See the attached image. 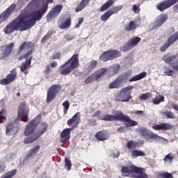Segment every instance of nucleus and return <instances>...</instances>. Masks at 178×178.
<instances>
[{
	"label": "nucleus",
	"instance_id": "30",
	"mask_svg": "<svg viewBox=\"0 0 178 178\" xmlns=\"http://www.w3.org/2000/svg\"><path fill=\"white\" fill-rule=\"evenodd\" d=\"M137 26V22L131 21L125 26V30L126 31H133V30H134V29H136Z\"/></svg>",
	"mask_w": 178,
	"mask_h": 178
},
{
	"label": "nucleus",
	"instance_id": "37",
	"mask_svg": "<svg viewBox=\"0 0 178 178\" xmlns=\"http://www.w3.org/2000/svg\"><path fill=\"white\" fill-rule=\"evenodd\" d=\"M152 101L155 105H159L160 102H163V101H165V97L162 95H159L156 96Z\"/></svg>",
	"mask_w": 178,
	"mask_h": 178
},
{
	"label": "nucleus",
	"instance_id": "15",
	"mask_svg": "<svg viewBox=\"0 0 178 178\" xmlns=\"http://www.w3.org/2000/svg\"><path fill=\"white\" fill-rule=\"evenodd\" d=\"M15 9H16V5L11 4L4 12L0 14V24L10 17V15L13 13Z\"/></svg>",
	"mask_w": 178,
	"mask_h": 178
},
{
	"label": "nucleus",
	"instance_id": "59",
	"mask_svg": "<svg viewBox=\"0 0 178 178\" xmlns=\"http://www.w3.org/2000/svg\"><path fill=\"white\" fill-rule=\"evenodd\" d=\"M86 7H83L80 3V4L75 9V12H81V10H83V9H84Z\"/></svg>",
	"mask_w": 178,
	"mask_h": 178
},
{
	"label": "nucleus",
	"instance_id": "58",
	"mask_svg": "<svg viewBox=\"0 0 178 178\" xmlns=\"http://www.w3.org/2000/svg\"><path fill=\"white\" fill-rule=\"evenodd\" d=\"M133 113L134 115H136L138 116H143V115H144V113L143 111H134Z\"/></svg>",
	"mask_w": 178,
	"mask_h": 178
},
{
	"label": "nucleus",
	"instance_id": "14",
	"mask_svg": "<svg viewBox=\"0 0 178 178\" xmlns=\"http://www.w3.org/2000/svg\"><path fill=\"white\" fill-rule=\"evenodd\" d=\"M15 47L14 43H10L4 46H2L0 48V60L5 59V58H8L10 53L12 52L13 47Z\"/></svg>",
	"mask_w": 178,
	"mask_h": 178
},
{
	"label": "nucleus",
	"instance_id": "9",
	"mask_svg": "<svg viewBox=\"0 0 178 178\" xmlns=\"http://www.w3.org/2000/svg\"><path fill=\"white\" fill-rule=\"evenodd\" d=\"M168 19V14L163 13L159 15L154 19V22L149 25V29L150 30H154L155 29H159L166 22Z\"/></svg>",
	"mask_w": 178,
	"mask_h": 178
},
{
	"label": "nucleus",
	"instance_id": "7",
	"mask_svg": "<svg viewBox=\"0 0 178 178\" xmlns=\"http://www.w3.org/2000/svg\"><path fill=\"white\" fill-rule=\"evenodd\" d=\"M48 127V125L45 122H42L40 124L39 129L37 131V132L32 136L31 137L26 138L24 140V143L25 144H31V143H33V141H35L37 138L39 137H41L45 131H47V128Z\"/></svg>",
	"mask_w": 178,
	"mask_h": 178
},
{
	"label": "nucleus",
	"instance_id": "39",
	"mask_svg": "<svg viewBox=\"0 0 178 178\" xmlns=\"http://www.w3.org/2000/svg\"><path fill=\"white\" fill-rule=\"evenodd\" d=\"M178 40V32L175 33L174 35H172L168 39V42L172 45L174 42H176Z\"/></svg>",
	"mask_w": 178,
	"mask_h": 178
},
{
	"label": "nucleus",
	"instance_id": "8",
	"mask_svg": "<svg viewBox=\"0 0 178 178\" xmlns=\"http://www.w3.org/2000/svg\"><path fill=\"white\" fill-rule=\"evenodd\" d=\"M40 120H41V116L38 115L35 118L29 122L24 129V136H30L33 134L35 130V128L37 126H38Z\"/></svg>",
	"mask_w": 178,
	"mask_h": 178
},
{
	"label": "nucleus",
	"instance_id": "25",
	"mask_svg": "<svg viewBox=\"0 0 178 178\" xmlns=\"http://www.w3.org/2000/svg\"><path fill=\"white\" fill-rule=\"evenodd\" d=\"M95 138L98 141H105L109 138V134L106 131H99L96 134Z\"/></svg>",
	"mask_w": 178,
	"mask_h": 178
},
{
	"label": "nucleus",
	"instance_id": "4",
	"mask_svg": "<svg viewBox=\"0 0 178 178\" xmlns=\"http://www.w3.org/2000/svg\"><path fill=\"white\" fill-rule=\"evenodd\" d=\"M121 172L122 176L126 177L148 178V175L144 172L143 168H137L133 164L122 167Z\"/></svg>",
	"mask_w": 178,
	"mask_h": 178
},
{
	"label": "nucleus",
	"instance_id": "64",
	"mask_svg": "<svg viewBox=\"0 0 178 178\" xmlns=\"http://www.w3.org/2000/svg\"><path fill=\"white\" fill-rule=\"evenodd\" d=\"M120 155V152H119V151H116L115 152L113 153V156H114V158H119Z\"/></svg>",
	"mask_w": 178,
	"mask_h": 178
},
{
	"label": "nucleus",
	"instance_id": "43",
	"mask_svg": "<svg viewBox=\"0 0 178 178\" xmlns=\"http://www.w3.org/2000/svg\"><path fill=\"white\" fill-rule=\"evenodd\" d=\"M112 15H111V13L108 10L107 12H106L104 15H102L100 17V20L102 22H106L107 20L109 19V18L111 17Z\"/></svg>",
	"mask_w": 178,
	"mask_h": 178
},
{
	"label": "nucleus",
	"instance_id": "6",
	"mask_svg": "<svg viewBox=\"0 0 178 178\" xmlns=\"http://www.w3.org/2000/svg\"><path fill=\"white\" fill-rule=\"evenodd\" d=\"M134 86H129L121 89L120 93L115 97V101L129 102L131 99V92Z\"/></svg>",
	"mask_w": 178,
	"mask_h": 178
},
{
	"label": "nucleus",
	"instance_id": "61",
	"mask_svg": "<svg viewBox=\"0 0 178 178\" xmlns=\"http://www.w3.org/2000/svg\"><path fill=\"white\" fill-rule=\"evenodd\" d=\"M49 73H51V69L49 68V66H46V68L44 70L45 76H49Z\"/></svg>",
	"mask_w": 178,
	"mask_h": 178
},
{
	"label": "nucleus",
	"instance_id": "10",
	"mask_svg": "<svg viewBox=\"0 0 178 178\" xmlns=\"http://www.w3.org/2000/svg\"><path fill=\"white\" fill-rule=\"evenodd\" d=\"M105 72H106V70L105 68H102L97 71H96L95 73L89 76L88 78L85 79V84H91V83H93L95 80L97 81H99V79L105 74Z\"/></svg>",
	"mask_w": 178,
	"mask_h": 178
},
{
	"label": "nucleus",
	"instance_id": "18",
	"mask_svg": "<svg viewBox=\"0 0 178 178\" xmlns=\"http://www.w3.org/2000/svg\"><path fill=\"white\" fill-rule=\"evenodd\" d=\"M62 8H63L62 5H57L53 8L47 16V22H52V20H54V19H55V17H56L59 13H60Z\"/></svg>",
	"mask_w": 178,
	"mask_h": 178
},
{
	"label": "nucleus",
	"instance_id": "62",
	"mask_svg": "<svg viewBox=\"0 0 178 178\" xmlns=\"http://www.w3.org/2000/svg\"><path fill=\"white\" fill-rule=\"evenodd\" d=\"M126 129V127H121L118 128L117 131H119V133H123L124 130Z\"/></svg>",
	"mask_w": 178,
	"mask_h": 178
},
{
	"label": "nucleus",
	"instance_id": "41",
	"mask_svg": "<svg viewBox=\"0 0 178 178\" xmlns=\"http://www.w3.org/2000/svg\"><path fill=\"white\" fill-rule=\"evenodd\" d=\"M138 143L136 140H130L127 143L129 149H134L137 147Z\"/></svg>",
	"mask_w": 178,
	"mask_h": 178
},
{
	"label": "nucleus",
	"instance_id": "35",
	"mask_svg": "<svg viewBox=\"0 0 178 178\" xmlns=\"http://www.w3.org/2000/svg\"><path fill=\"white\" fill-rule=\"evenodd\" d=\"M99 59L103 62H107V60H111L109 51H105L102 54H101L99 56Z\"/></svg>",
	"mask_w": 178,
	"mask_h": 178
},
{
	"label": "nucleus",
	"instance_id": "45",
	"mask_svg": "<svg viewBox=\"0 0 178 178\" xmlns=\"http://www.w3.org/2000/svg\"><path fill=\"white\" fill-rule=\"evenodd\" d=\"M31 155L29 154V153H27V154L26 156H24L21 160H20V163H22V165H24V163H27V162H29V160L31 159Z\"/></svg>",
	"mask_w": 178,
	"mask_h": 178
},
{
	"label": "nucleus",
	"instance_id": "24",
	"mask_svg": "<svg viewBox=\"0 0 178 178\" xmlns=\"http://www.w3.org/2000/svg\"><path fill=\"white\" fill-rule=\"evenodd\" d=\"M120 111H115L113 113L114 115H111L109 114H104L99 117V120H106V121H111V120H118V117L119 115Z\"/></svg>",
	"mask_w": 178,
	"mask_h": 178
},
{
	"label": "nucleus",
	"instance_id": "52",
	"mask_svg": "<svg viewBox=\"0 0 178 178\" xmlns=\"http://www.w3.org/2000/svg\"><path fill=\"white\" fill-rule=\"evenodd\" d=\"M161 176L162 178H173V176L172 175V174L168 172L161 173Z\"/></svg>",
	"mask_w": 178,
	"mask_h": 178
},
{
	"label": "nucleus",
	"instance_id": "29",
	"mask_svg": "<svg viewBox=\"0 0 178 178\" xmlns=\"http://www.w3.org/2000/svg\"><path fill=\"white\" fill-rule=\"evenodd\" d=\"M140 42H141V38H138V37H135L128 40V42L129 43V45H131L132 49L136 45H138V43H140Z\"/></svg>",
	"mask_w": 178,
	"mask_h": 178
},
{
	"label": "nucleus",
	"instance_id": "50",
	"mask_svg": "<svg viewBox=\"0 0 178 178\" xmlns=\"http://www.w3.org/2000/svg\"><path fill=\"white\" fill-rule=\"evenodd\" d=\"M64 38L65 40H66V41H73V40L76 38V36H74V35L72 34H67L64 36Z\"/></svg>",
	"mask_w": 178,
	"mask_h": 178
},
{
	"label": "nucleus",
	"instance_id": "57",
	"mask_svg": "<svg viewBox=\"0 0 178 178\" xmlns=\"http://www.w3.org/2000/svg\"><path fill=\"white\" fill-rule=\"evenodd\" d=\"M108 12L110 13V14L112 15H115V13H118V9L116 8V7H113L111 9H110L108 10Z\"/></svg>",
	"mask_w": 178,
	"mask_h": 178
},
{
	"label": "nucleus",
	"instance_id": "23",
	"mask_svg": "<svg viewBox=\"0 0 178 178\" xmlns=\"http://www.w3.org/2000/svg\"><path fill=\"white\" fill-rule=\"evenodd\" d=\"M104 69L106 70L105 73H107V74L108 76H115V74H116V73H118L119 72V69H120V65L114 64V65L108 67V69H106V68H104Z\"/></svg>",
	"mask_w": 178,
	"mask_h": 178
},
{
	"label": "nucleus",
	"instance_id": "47",
	"mask_svg": "<svg viewBox=\"0 0 178 178\" xmlns=\"http://www.w3.org/2000/svg\"><path fill=\"white\" fill-rule=\"evenodd\" d=\"M65 169L69 171L70 169H72V163L70 162V160L69 159L65 158Z\"/></svg>",
	"mask_w": 178,
	"mask_h": 178
},
{
	"label": "nucleus",
	"instance_id": "16",
	"mask_svg": "<svg viewBox=\"0 0 178 178\" xmlns=\"http://www.w3.org/2000/svg\"><path fill=\"white\" fill-rule=\"evenodd\" d=\"M77 127V124L73 125L71 128L65 129L60 134V143H65L67 141V140H70V133L74 130Z\"/></svg>",
	"mask_w": 178,
	"mask_h": 178
},
{
	"label": "nucleus",
	"instance_id": "56",
	"mask_svg": "<svg viewBox=\"0 0 178 178\" xmlns=\"http://www.w3.org/2000/svg\"><path fill=\"white\" fill-rule=\"evenodd\" d=\"M83 22H84V18H83V17L79 18V22H78L77 24L75 26V28L79 29V27H80V26H81V23H83Z\"/></svg>",
	"mask_w": 178,
	"mask_h": 178
},
{
	"label": "nucleus",
	"instance_id": "34",
	"mask_svg": "<svg viewBox=\"0 0 178 178\" xmlns=\"http://www.w3.org/2000/svg\"><path fill=\"white\" fill-rule=\"evenodd\" d=\"M40 148H41L40 145H36L32 149H31L28 152V153L29 154H31L32 156H34V155H37V154H38V152H40Z\"/></svg>",
	"mask_w": 178,
	"mask_h": 178
},
{
	"label": "nucleus",
	"instance_id": "31",
	"mask_svg": "<svg viewBox=\"0 0 178 178\" xmlns=\"http://www.w3.org/2000/svg\"><path fill=\"white\" fill-rule=\"evenodd\" d=\"M113 3H115V0H108L100 8V12H105V10H108Z\"/></svg>",
	"mask_w": 178,
	"mask_h": 178
},
{
	"label": "nucleus",
	"instance_id": "11",
	"mask_svg": "<svg viewBox=\"0 0 178 178\" xmlns=\"http://www.w3.org/2000/svg\"><path fill=\"white\" fill-rule=\"evenodd\" d=\"M178 3V0H164L158 3L156 6V10L160 12H165L166 9H169V8H172L173 5Z\"/></svg>",
	"mask_w": 178,
	"mask_h": 178
},
{
	"label": "nucleus",
	"instance_id": "1",
	"mask_svg": "<svg viewBox=\"0 0 178 178\" xmlns=\"http://www.w3.org/2000/svg\"><path fill=\"white\" fill-rule=\"evenodd\" d=\"M54 0H33L21 14L10 22L3 29L6 34H12L15 31H26L35 25V22L41 20L42 15L48 10V3Z\"/></svg>",
	"mask_w": 178,
	"mask_h": 178
},
{
	"label": "nucleus",
	"instance_id": "63",
	"mask_svg": "<svg viewBox=\"0 0 178 178\" xmlns=\"http://www.w3.org/2000/svg\"><path fill=\"white\" fill-rule=\"evenodd\" d=\"M172 67L175 70H178V62L172 64Z\"/></svg>",
	"mask_w": 178,
	"mask_h": 178
},
{
	"label": "nucleus",
	"instance_id": "46",
	"mask_svg": "<svg viewBox=\"0 0 178 178\" xmlns=\"http://www.w3.org/2000/svg\"><path fill=\"white\" fill-rule=\"evenodd\" d=\"M63 106H64V115H66V113H67V111L69 110V107L70 106V103H69V101H65V102L63 103Z\"/></svg>",
	"mask_w": 178,
	"mask_h": 178
},
{
	"label": "nucleus",
	"instance_id": "19",
	"mask_svg": "<svg viewBox=\"0 0 178 178\" xmlns=\"http://www.w3.org/2000/svg\"><path fill=\"white\" fill-rule=\"evenodd\" d=\"M16 76H17V72H16V70L14 69L7 75L6 79H3L0 81V84H1V86L10 84V83L14 81L15 79H16Z\"/></svg>",
	"mask_w": 178,
	"mask_h": 178
},
{
	"label": "nucleus",
	"instance_id": "49",
	"mask_svg": "<svg viewBox=\"0 0 178 178\" xmlns=\"http://www.w3.org/2000/svg\"><path fill=\"white\" fill-rule=\"evenodd\" d=\"M151 93L147 92L145 94H142L140 95L139 99H140L142 101H144L145 99H148L151 97Z\"/></svg>",
	"mask_w": 178,
	"mask_h": 178
},
{
	"label": "nucleus",
	"instance_id": "21",
	"mask_svg": "<svg viewBox=\"0 0 178 178\" xmlns=\"http://www.w3.org/2000/svg\"><path fill=\"white\" fill-rule=\"evenodd\" d=\"M152 129L153 130H172L173 129V125L170 124V123L165 122V123H159L156 124L155 125H153L152 127Z\"/></svg>",
	"mask_w": 178,
	"mask_h": 178
},
{
	"label": "nucleus",
	"instance_id": "33",
	"mask_svg": "<svg viewBox=\"0 0 178 178\" xmlns=\"http://www.w3.org/2000/svg\"><path fill=\"white\" fill-rule=\"evenodd\" d=\"M131 156L133 159L137 158L138 156H145V153L143 151L140 150H131Z\"/></svg>",
	"mask_w": 178,
	"mask_h": 178
},
{
	"label": "nucleus",
	"instance_id": "54",
	"mask_svg": "<svg viewBox=\"0 0 178 178\" xmlns=\"http://www.w3.org/2000/svg\"><path fill=\"white\" fill-rule=\"evenodd\" d=\"M132 12H134V13H140V7L136 5H134L132 6Z\"/></svg>",
	"mask_w": 178,
	"mask_h": 178
},
{
	"label": "nucleus",
	"instance_id": "26",
	"mask_svg": "<svg viewBox=\"0 0 178 178\" xmlns=\"http://www.w3.org/2000/svg\"><path fill=\"white\" fill-rule=\"evenodd\" d=\"M108 54L110 56V60L116 59L117 58H119V56H120L121 55L120 51L119 50H109Z\"/></svg>",
	"mask_w": 178,
	"mask_h": 178
},
{
	"label": "nucleus",
	"instance_id": "53",
	"mask_svg": "<svg viewBox=\"0 0 178 178\" xmlns=\"http://www.w3.org/2000/svg\"><path fill=\"white\" fill-rule=\"evenodd\" d=\"M60 53L59 52H56L54 53L53 55L51 56V59L54 60V59H59V58H60Z\"/></svg>",
	"mask_w": 178,
	"mask_h": 178
},
{
	"label": "nucleus",
	"instance_id": "27",
	"mask_svg": "<svg viewBox=\"0 0 178 178\" xmlns=\"http://www.w3.org/2000/svg\"><path fill=\"white\" fill-rule=\"evenodd\" d=\"M146 76H147V72H141L139 74H137L133 76L132 78H131L129 79V82L131 83L133 81H138V80H141L144 79V77H145Z\"/></svg>",
	"mask_w": 178,
	"mask_h": 178
},
{
	"label": "nucleus",
	"instance_id": "60",
	"mask_svg": "<svg viewBox=\"0 0 178 178\" xmlns=\"http://www.w3.org/2000/svg\"><path fill=\"white\" fill-rule=\"evenodd\" d=\"M90 2V0H82L80 3L83 7L86 8L88 5V3Z\"/></svg>",
	"mask_w": 178,
	"mask_h": 178
},
{
	"label": "nucleus",
	"instance_id": "44",
	"mask_svg": "<svg viewBox=\"0 0 178 178\" xmlns=\"http://www.w3.org/2000/svg\"><path fill=\"white\" fill-rule=\"evenodd\" d=\"M79 113H76L75 115L67 121L68 126H72L73 123H74L76 120H77V119L79 118Z\"/></svg>",
	"mask_w": 178,
	"mask_h": 178
},
{
	"label": "nucleus",
	"instance_id": "13",
	"mask_svg": "<svg viewBox=\"0 0 178 178\" xmlns=\"http://www.w3.org/2000/svg\"><path fill=\"white\" fill-rule=\"evenodd\" d=\"M117 118L118 120H120V122H124L127 127H133V126H137L138 124V122H137V121L131 120L130 117L122 114L120 111L118 112V117Z\"/></svg>",
	"mask_w": 178,
	"mask_h": 178
},
{
	"label": "nucleus",
	"instance_id": "12",
	"mask_svg": "<svg viewBox=\"0 0 178 178\" xmlns=\"http://www.w3.org/2000/svg\"><path fill=\"white\" fill-rule=\"evenodd\" d=\"M61 88L62 87L60 85H53L51 86L47 92V104H49V102H51V101H54V99H55L56 94H58V92L60 91Z\"/></svg>",
	"mask_w": 178,
	"mask_h": 178
},
{
	"label": "nucleus",
	"instance_id": "51",
	"mask_svg": "<svg viewBox=\"0 0 178 178\" xmlns=\"http://www.w3.org/2000/svg\"><path fill=\"white\" fill-rule=\"evenodd\" d=\"M170 44L168 43V42L166 43H165L161 48H160V51L161 52H165V51H166V49H168V48H169V47H170Z\"/></svg>",
	"mask_w": 178,
	"mask_h": 178
},
{
	"label": "nucleus",
	"instance_id": "3",
	"mask_svg": "<svg viewBox=\"0 0 178 178\" xmlns=\"http://www.w3.org/2000/svg\"><path fill=\"white\" fill-rule=\"evenodd\" d=\"M34 50V43L25 42L22 44V45L19 48V54L24 52V51H27V52L19 58V60L23 59H26L25 62L20 67L21 72H24V70H27V69L30 68V65H31V60L33 59V51Z\"/></svg>",
	"mask_w": 178,
	"mask_h": 178
},
{
	"label": "nucleus",
	"instance_id": "36",
	"mask_svg": "<svg viewBox=\"0 0 178 178\" xmlns=\"http://www.w3.org/2000/svg\"><path fill=\"white\" fill-rule=\"evenodd\" d=\"M161 115L163 119H175V115L171 111L162 112Z\"/></svg>",
	"mask_w": 178,
	"mask_h": 178
},
{
	"label": "nucleus",
	"instance_id": "32",
	"mask_svg": "<svg viewBox=\"0 0 178 178\" xmlns=\"http://www.w3.org/2000/svg\"><path fill=\"white\" fill-rule=\"evenodd\" d=\"M131 49H133V47H131L129 41L122 44V45H121L120 47V51H122V52H127L131 51Z\"/></svg>",
	"mask_w": 178,
	"mask_h": 178
},
{
	"label": "nucleus",
	"instance_id": "20",
	"mask_svg": "<svg viewBox=\"0 0 178 178\" xmlns=\"http://www.w3.org/2000/svg\"><path fill=\"white\" fill-rule=\"evenodd\" d=\"M70 26H72V20L69 17L67 18H60L58 23V26L61 30H66L67 29H69Z\"/></svg>",
	"mask_w": 178,
	"mask_h": 178
},
{
	"label": "nucleus",
	"instance_id": "42",
	"mask_svg": "<svg viewBox=\"0 0 178 178\" xmlns=\"http://www.w3.org/2000/svg\"><path fill=\"white\" fill-rule=\"evenodd\" d=\"M175 56H169L167 54L162 58V60H164L166 63H170L175 60Z\"/></svg>",
	"mask_w": 178,
	"mask_h": 178
},
{
	"label": "nucleus",
	"instance_id": "40",
	"mask_svg": "<svg viewBox=\"0 0 178 178\" xmlns=\"http://www.w3.org/2000/svg\"><path fill=\"white\" fill-rule=\"evenodd\" d=\"M139 133H140V134H141L144 137H147V138H148V137H149V135L151 134L150 131L148 130L147 129H145V128L140 129H139Z\"/></svg>",
	"mask_w": 178,
	"mask_h": 178
},
{
	"label": "nucleus",
	"instance_id": "22",
	"mask_svg": "<svg viewBox=\"0 0 178 178\" xmlns=\"http://www.w3.org/2000/svg\"><path fill=\"white\" fill-rule=\"evenodd\" d=\"M147 140L150 141L151 143H152L153 141H156L157 143H168V140L152 132H150V135H149Z\"/></svg>",
	"mask_w": 178,
	"mask_h": 178
},
{
	"label": "nucleus",
	"instance_id": "2",
	"mask_svg": "<svg viewBox=\"0 0 178 178\" xmlns=\"http://www.w3.org/2000/svg\"><path fill=\"white\" fill-rule=\"evenodd\" d=\"M29 112H30L29 104L25 102H22L18 108L17 118L14 121H10L6 126V136H13V134L17 133L19 130V121L27 122Z\"/></svg>",
	"mask_w": 178,
	"mask_h": 178
},
{
	"label": "nucleus",
	"instance_id": "38",
	"mask_svg": "<svg viewBox=\"0 0 178 178\" xmlns=\"http://www.w3.org/2000/svg\"><path fill=\"white\" fill-rule=\"evenodd\" d=\"M97 60H94L88 63L86 65V70H89V71L92 70V69H94V67L97 66Z\"/></svg>",
	"mask_w": 178,
	"mask_h": 178
},
{
	"label": "nucleus",
	"instance_id": "55",
	"mask_svg": "<svg viewBox=\"0 0 178 178\" xmlns=\"http://www.w3.org/2000/svg\"><path fill=\"white\" fill-rule=\"evenodd\" d=\"M5 115H6V110H1L0 112V123H2V118H5Z\"/></svg>",
	"mask_w": 178,
	"mask_h": 178
},
{
	"label": "nucleus",
	"instance_id": "28",
	"mask_svg": "<svg viewBox=\"0 0 178 178\" xmlns=\"http://www.w3.org/2000/svg\"><path fill=\"white\" fill-rule=\"evenodd\" d=\"M173 159H175V154H173L172 153H169L164 157L163 162L166 165H170L171 163H172Z\"/></svg>",
	"mask_w": 178,
	"mask_h": 178
},
{
	"label": "nucleus",
	"instance_id": "5",
	"mask_svg": "<svg viewBox=\"0 0 178 178\" xmlns=\"http://www.w3.org/2000/svg\"><path fill=\"white\" fill-rule=\"evenodd\" d=\"M79 54H74L70 59L59 67L60 74L66 75L69 74V73H72V70L79 67Z\"/></svg>",
	"mask_w": 178,
	"mask_h": 178
},
{
	"label": "nucleus",
	"instance_id": "17",
	"mask_svg": "<svg viewBox=\"0 0 178 178\" xmlns=\"http://www.w3.org/2000/svg\"><path fill=\"white\" fill-rule=\"evenodd\" d=\"M127 82V78L126 77V75H120L115 81L110 83L109 88H119L120 86H123V84Z\"/></svg>",
	"mask_w": 178,
	"mask_h": 178
},
{
	"label": "nucleus",
	"instance_id": "48",
	"mask_svg": "<svg viewBox=\"0 0 178 178\" xmlns=\"http://www.w3.org/2000/svg\"><path fill=\"white\" fill-rule=\"evenodd\" d=\"M164 73H165V74H166V76H172V77H173V74H175V71H173L168 67H165Z\"/></svg>",
	"mask_w": 178,
	"mask_h": 178
}]
</instances>
